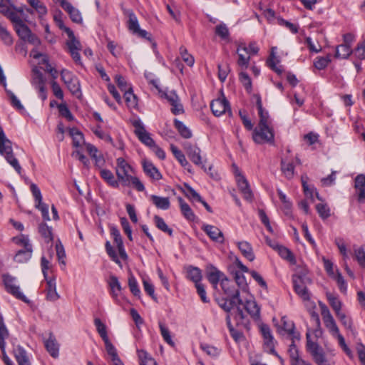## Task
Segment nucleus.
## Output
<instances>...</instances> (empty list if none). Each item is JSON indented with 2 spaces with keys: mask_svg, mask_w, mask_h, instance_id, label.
<instances>
[{
  "mask_svg": "<svg viewBox=\"0 0 365 365\" xmlns=\"http://www.w3.org/2000/svg\"><path fill=\"white\" fill-rule=\"evenodd\" d=\"M13 242L16 245L24 247V250L32 249V245L30 243L29 237L24 235H21L20 237H13Z\"/></svg>",
  "mask_w": 365,
  "mask_h": 365,
  "instance_id": "55",
  "label": "nucleus"
},
{
  "mask_svg": "<svg viewBox=\"0 0 365 365\" xmlns=\"http://www.w3.org/2000/svg\"><path fill=\"white\" fill-rule=\"evenodd\" d=\"M159 328L160 331V334L164 339V341L168 343L171 346H175V343L172 339L170 331L168 328L162 322H159Z\"/></svg>",
  "mask_w": 365,
  "mask_h": 365,
  "instance_id": "51",
  "label": "nucleus"
},
{
  "mask_svg": "<svg viewBox=\"0 0 365 365\" xmlns=\"http://www.w3.org/2000/svg\"><path fill=\"white\" fill-rule=\"evenodd\" d=\"M47 351L53 358H57L59 355V345L55 337L51 334L49 338L44 341Z\"/></svg>",
  "mask_w": 365,
  "mask_h": 365,
  "instance_id": "21",
  "label": "nucleus"
},
{
  "mask_svg": "<svg viewBox=\"0 0 365 365\" xmlns=\"http://www.w3.org/2000/svg\"><path fill=\"white\" fill-rule=\"evenodd\" d=\"M237 247L241 252L242 255L249 261L252 262L255 258L252 245L247 241H241L237 243Z\"/></svg>",
  "mask_w": 365,
  "mask_h": 365,
  "instance_id": "24",
  "label": "nucleus"
},
{
  "mask_svg": "<svg viewBox=\"0 0 365 365\" xmlns=\"http://www.w3.org/2000/svg\"><path fill=\"white\" fill-rule=\"evenodd\" d=\"M180 210L183 216L190 221H194L195 220V215L190 208V205L186 203L182 197L178 199Z\"/></svg>",
  "mask_w": 365,
  "mask_h": 365,
  "instance_id": "33",
  "label": "nucleus"
},
{
  "mask_svg": "<svg viewBox=\"0 0 365 365\" xmlns=\"http://www.w3.org/2000/svg\"><path fill=\"white\" fill-rule=\"evenodd\" d=\"M330 62L331 58L329 55L327 56L326 57H317L314 61V66L318 70H323L328 66Z\"/></svg>",
  "mask_w": 365,
  "mask_h": 365,
  "instance_id": "54",
  "label": "nucleus"
},
{
  "mask_svg": "<svg viewBox=\"0 0 365 365\" xmlns=\"http://www.w3.org/2000/svg\"><path fill=\"white\" fill-rule=\"evenodd\" d=\"M186 187L185 195L193 202L202 201V197L191 186L188 185H185Z\"/></svg>",
  "mask_w": 365,
  "mask_h": 365,
  "instance_id": "62",
  "label": "nucleus"
},
{
  "mask_svg": "<svg viewBox=\"0 0 365 365\" xmlns=\"http://www.w3.org/2000/svg\"><path fill=\"white\" fill-rule=\"evenodd\" d=\"M292 282L296 284H307L312 282L311 279L307 275L306 273H297L292 276Z\"/></svg>",
  "mask_w": 365,
  "mask_h": 365,
  "instance_id": "56",
  "label": "nucleus"
},
{
  "mask_svg": "<svg viewBox=\"0 0 365 365\" xmlns=\"http://www.w3.org/2000/svg\"><path fill=\"white\" fill-rule=\"evenodd\" d=\"M0 154L3 155L6 161L15 169V170L21 174V167L18 160L14 157L12 149V143L9 140L3 128L0 126Z\"/></svg>",
  "mask_w": 365,
  "mask_h": 365,
  "instance_id": "2",
  "label": "nucleus"
},
{
  "mask_svg": "<svg viewBox=\"0 0 365 365\" xmlns=\"http://www.w3.org/2000/svg\"><path fill=\"white\" fill-rule=\"evenodd\" d=\"M219 306L226 312H230V311L234 308L237 307V315L240 319H245V314L243 310L240 308V306L243 304V302L242 299L240 297V292L235 294L234 297H230L229 299H222L218 301Z\"/></svg>",
  "mask_w": 365,
  "mask_h": 365,
  "instance_id": "7",
  "label": "nucleus"
},
{
  "mask_svg": "<svg viewBox=\"0 0 365 365\" xmlns=\"http://www.w3.org/2000/svg\"><path fill=\"white\" fill-rule=\"evenodd\" d=\"M306 179H307V176L306 177H304V176L302 177V187H303V190H304V195L307 197L310 198L312 200H314V195L315 194L317 197V199L321 200V198H320L318 192H317L316 189L313 186L310 187L308 185Z\"/></svg>",
  "mask_w": 365,
  "mask_h": 365,
  "instance_id": "40",
  "label": "nucleus"
},
{
  "mask_svg": "<svg viewBox=\"0 0 365 365\" xmlns=\"http://www.w3.org/2000/svg\"><path fill=\"white\" fill-rule=\"evenodd\" d=\"M66 33L69 40L66 42V45L71 51L81 50V45L80 41L76 38L73 31L71 29H66Z\"/></svg>",
  "mask_w": 365,
  "mask_h": 365,
  "instance_id": "30",
  "label": "nucleus"
},
{
  "mask_svg": "<svg viewBox=\"0 0 365 365\" xmlns=\"http://www.w3.org/2000/svg\"><path fill=\"white\" fill-rule=\"evenodd\" d=\"M237 182L240 191L243 194L244 198L246 200L252 201L253 199V193L250 187L249 182L245 176L239 173Z\"/></svg>",
  "mask_w": 365,
  "mask_h": 365,
  "instance_id": "16",
  "label": "nucleus"
},
{
  "mask_svg": "<svg viewBox=\"0 0 365 365\" xmlns=\"http://www.w3.org/2000/svg\"><path fill=\"white\" fill-rule=\"evenodd\" d=\"M326 296L330 306L334 310L335 313L340 312L341 309V301L330 292H327Z\"/></svg>",
  "mask_w": 365,
  "mask_h": 365,
  "instance_id": "48",
  "label": "nucleus"
},
{
  "mask_svg": "<svg viewBox=\"0 0 365 365\" xmlns=\"http://www.w3.org/2000/svg\"><path fill=\"white\" fill-rule=\"evenodd\" d=\"M150 199L153 204L158 209L167 210L170 207V199L168 197H161L155 195H151Z\"/></svg>",
  "mask_w": 365,
  "mask_h": 365,
  "instance_id": "25",
  "label": "nucleus"
},
{
  "mask_svg": "<svg viewBox=\"0 0 365 365\" xmlns=\"http://www.w3.org/2000/svg\"><path fill=\"white\" fill-rule=\"evenodd\" d=\"M128 286L130 292L134 296H140V290L139 289L138 282L132 274L128 277Z\"/></svg>",
  "mask_w": 365,
  "mask_h": 365,
  "instance_id": "59",
  "label": "nucleus"
},
{
  "mask_svg": "<svg viewBox=\"0 0 365 365\" xmlns=\"http://www.w3.org/2000/svg\"><path fill=\"white\" fill-rule=\"evenodd\" d=\"M352 50L348 44H341L336 48L335 57L339 58H347L351 53Z\"/></svg>",
  "mask_w": 365,
  "mask_h": 365,
  "instance_id": "44",
  "label": "nucleus"
},
{
  "mask_svg": "<svg viewBox=\"0 0 365 365\" xmlns=\"http://www.w3.org/2000/svg\"><path fill=\"white\" fill-rule=\"evenodd\" d=\"M184 150L189 159L197 166H200L205 172H207V168L203 163L202 157L201 155V150L196 144L185 143L184 144Z\"/></svg>",
  "mask_w": 365,
  "mask_h": 365,
  "instance_id": "10",
  "label": "nucleus"
},
{
  "mask_svg": "<svg viewBox=\"0 0 365 365\" xmlns=\"http://www.w3.org/2000/svg\"><path fill=\"white\" fill-rule=\"evenodd\" d=\"M38 232L46 243L53 242V237L51 227L48 226L46 223H41L38 225Z\"/></svg>",
  "mask_w": 365,
  "mask_h": 365,
  "instance_id": "36",
  "label": "nucleus"
},
{
  "mask_svg": "<svg viewBox=\"0 0 365 365\" xmlns=\"http://www.w3.org/2000/svg\"><path fill=\"white\" fill-rule=\"evenodd\" d=\"M172 153L176 160L179 162L180 165L186 169L189 173H192L191 165L187 160L185 154L174 145H170Z\"/></svg>",
  "mask_w": 365,
  "mask_h": 365,
  "instance_id": "20",
  "label": "nucleus"
},
{
  "mask_svg": "<svg viewBox=\"0 0 365 365\" xmlns=\"http://www.w3.org/2000/svg\"><path fill=\"white\" fill-rule=\"evenodd\" d=\"M14 29L19 38L24 41H26V39L32 33L29 26L24 22L19 25H14Z\"/></svg>",
  "mask_w": 365,
  "mask_h": 365,
  "instance_id": "43",
  "label": "nucleus"
},
{
  "mask_svg": "<svg viewBox=\"0 0 365 365\" xmlns=\"http://www.w3.org/2000/svg\"><path fill=\"white\" fill-rule=\"evenodd\" d=\"M316 210L322 220H326L331 215L330 209L326 204L319 203L316 205Z\"/></svg>",
  "mask_w": 365,
  "mask_h": 365,
  "instance_id": "57",
  "label": "nucleus"
},
{
  "mask_svg": "<svg viewBox=\"0 0 365 365\" xmlns=\"http://www.w3.org/2000/svg\"><path fill=\"white\" fill-rule=\"evenodd\" d=\"M153 221L158 229L165 233H167L170 237L173 236V229L168 226L163 217H160L159 215H155L153 217Z\"/></svg>",
  "mask_w": 365,
  "mask_h": 365,
  "instance_id": "37",
  "label": "nucleus"
},
{
  "mask_svg": "<svg viewBox=\"0 0 365 365\" xmlns=\"http://www.w3.org/2000/svg\"><path fill=\"white\" fill-rule=\"evenodd\" d=\"M260 331L263 336L264 344L269 348L270 353L274 355H277L274 349V337L272 334L271 329L267 324H262L260 326Z\"/></svg>",
  "mask_w": 365,
  "mask_h": 365,
  "instance_id": "15",
  "label": "nucleus"
},
{
  "mask_svg": "<svg viewBox=\"0 0 365 365\" xmlns=\"http://www.w3.org/2000/svg\"><path fill=\"white\" fill-rule=\"evenodd\" d=\"M253 140L257 144L264 143H273L274 141V134L273 129L269 125H258L253 131Z\"/></svg>",
  "mask_w": 365,
  "mask_h": 365,
  "instance_id": "9",
  "label": "nucleus"
},
{
  "mask_svg": "<svg viewBox=\"0 0 365 365\" xmlns=\"http://www.w3.org/2000/svg\"><path fill=\"white\" fill-rule=\"evenodd\" d=\"M61 78L72 95L77 98L82 96L80 81L76 75L67 69H63L61 71Z\"/></svg>",
  "mask_w": 365,
  "mask_h": 365,
  "instance_id": "4",
  "label": "nucleus"
},
{
  "mask_svg": "<svg viewBox=\"0 0 365 365\" xmlns=\"http://www.w3.org/2000/svg\"><path fill=\"white\" fill-rule=\"evenodd\" d=\"M0 38L6 46L13 44V38L6 28L0 23Z\"/></svg>",
  "mask_w": 365,
  "mask_h": 365,
  "instance_id": "49",
  "label": "nucleus"
},
{
  "mask_svg": "<svg viewBox=\"0 0 365 365\" xmlns=\"http://www.w3.org/2000/svg\"><path fill=\"white\" fill-rule=\"evenodd\" d=\"M295 292L304 300L309 301L310 294L306 284L293 283Z\"/></svg>",
  "mask_w": 365,
  "mask_h": 365,
  "instance_id": "46",
  "label": "nucleus"
},
{
  "mask_svg": "<svg viewBox=\"0 0 365 365\" xmlns=\"http://www.w3.org/2000/svg\"><path fill=\"white\" fill-rule=\"evenodd\" d=\"M220 284L224 293L229 297H234L236 293L240 292L235 288L234 283L226 277L222 279Z\"/></svg>",
  "mask_w": 365,
  "mask_h": 365,
  "instance_id": "29",
  "label": "nucleus"
},
{
  "mask_svg": "<svg viewBox=\"0 0 365 365\" xmlns=\"http://www.w3.org/2000/svg\"><path fill=\"white\" fill-rule=\"evenodd\" d=\"M281 170L285 178L288 180L292 179L294 175V165L292 162H286L285 160H281Z\"/></svg>",
  "mask_w": 365,
  "mask_h": 365,
  "instance_id": "35",
  "label": "nucleus"
},
{
  "mask_svg": "<svg viewBox=\"0 0 365 365\" xmlns=\"http://www.w3.org/2000/svg\"><path fill=\"white\" fill-rule=\"evenodd\" d=\"M201 229L206 233L212 241L220 244L224 243V235L217 227L212 225L204 224Z\"/></svg>",
  "mask_w": 365,
  "mask_h": 365,
  "instance_id": "14",
  "label": "nucleus"
},
{
  "mask_svg": "<svg viewBox=\"0 0 365 365\" xmlns=\"http://www.w3.org/2000/svg\"><path fill=\"white\" fill-rule=\"evenodd\" d=\"M239 79L244 86L245 88L249 92L251 91L252 81L249 75L246 72L242 71L239 74Z\"/></svg>",
  "mask_w": 365,
  "mask_h": 365,
  "instance_id": "60",
  "label": "nucleus"
},
{
  "mask_svg": "<svg viewBox=\"0 0 365 365\" xmlns=\"http://www.w3.org/2000/svg\"><path fill=\"white\" fill-rule=\"evenodd\" d=\"M47 281V294L46 298L50 301H56L59 298L56 292V282L53 279H46Z\"/></svg>",
  "mask_w": 365,
  "mask_h": 365,
  "instance_id": "32",
  "label": "nucleus"
},
{
  "mask_svg": "<svg viewBox=\"0 0 365 365\" xmlns=\"http://www.w3.org/2000/svg\"><path fill=\"white\" fill-rule=\"evenodd\" d=\"M186 270L188 279L193 282L195 284L200 283L202 276L200 268L190 265L186 268Z\"/></svg>",
  "mask_w": 365,
  "mask_h": 365,
  "instance_id": "28",
  "label": "nucleus"
},
{
  "mask_svg": "<svg viewBox=\"0 0 365 365\" xmlns=\"http://www.w3.org/2000/svg\"><path fill=\"white\" fill-rule=\"evenodd\" d=\"M14 357L18 365H31L27 351L20 345H17L13 350Z\"/></svg>",
  "mask_w": 365,
  "mask_h": 365,
  "instance_id": "17",
  "label": "nucleus"
},
{
  "mask_svg": "<svg viewBox=\"0 0 365 365\" xmlns=\"http://www.w3.org/2000/svg\"><path fill=\"white\" fill-rule=\"evenodd\" d=\"M235 280L238 287L242 290L247 289L248 285L246 281V278L242 272L236 271L235 272Z\"/></svg>",
  "mask_w": 365,
  "mask_h": 365,
  "instance_id": "58",
  "label": "nucleus"
},
{
  "mask_svg": "<svg viewBox=\"0 0 365 365\" xmlns=\"http://www.w3.org/2000/svg\"><path fill=\"white\" fill-rule=\"evenodd\" d=\"M9 336V331L4 323L3 316L0 314V349L2 354V360L6 365H14L6 352L5 340Z\"/></svg>",
  "mask_w": 365,
  "mask_h": 365,
  "instance_id": "12",
  "label": "nucleus"
},
{
  "mask_svg": "<svg viewBox=\"0 0 365 365\" xmlns=\"http://www.w3.org/2000/svg\"><path fill=\"white\" fill-rule=\"evenodd\" d=\"M108 285L110 289V294L115 300H118V297L120 295L122 287L117 277L111 275L109 277Z\"/></svg>",
  "mask_w": 365,
  "mask_h": 365,
  "instance_id": "22",
  "label": "nucleus"
},
{
  "mask_svg": "<svg viewBox=\"0 0 365 365\" xmlns=\"http://www.w3.org/2000/svg\"><path fill=\"white\" fill-rule=\"evenodd\" d=\"M256 106L259 115V121L258 125L263 126L269 125V113L264 110L262 107V99L259 96H257Z\"/></svg>",
  "mask_w": 365,
  "mask_h": 365,
  "instance_id": "23",
  "label": "nucleus"
},
{
  "mask_svg": "<svg viewBox=\"0 0 365 365\" xmlns=\"http://www.w3.org/2000/svg\"><path fill=\"white\" fill-rule=\"evenodd\" d=\"M140 365H158L156 361L145 350H138Z\"/></svg>",
  "mask_w": 365,
  "mask_h": 365,
  "instance_id": "42",
  "label": "nucleus"
},
{
  "mask_svg": "<svg viewBox=\"0 0 365 365\" xmlns=\"http://www.w3.org/2000/svg\"><path fill=\"white\" fill-rule=\"evenodd\" d=\"M210 108L212 113L217 117L222 115L226 112H228L230 116L232 115L230 103L225 98H217L212 101L210 103Z\"/></svg>",
  "mask_w": 365,
  "mask_h": 365,
  "instance_id": "13",
  "label": "nucleus"
},
{
  "mask_svg": "<svg viewBox=\"0 0 365 365\" xmlns=\"http://www.w3.org/2000/svg\"><path fill=\"white\" fill-rule=\"evenodd\" d=\"M319 306L325 327L332 336H335L339 334L340 333L339 329L327 306L322 302H319Z\"/></svg>",
  "mask_w": 365,
  "mask_h": 365,
  "instance_id": "11",
  "label": "nucleus"
},
{
  "mask_svg": "<svg viewBox=\"0 0 365 365\" xmlns=\"http://www.w3.org/2000/svg\"><path fill=\"white\" fill-rule=\"evenodd\" d=\"M336 315L346 329H351L352 320L350 317H347L345 313L341 311L336 313Z\"/></svg>",
  "mask_w": 365,
  "mask_h": 365,
  "instance_id": "64",
  "label": "nucleus"
},
{
  "mask_svg": "<svg viewBox=\"0 0 365 365\" xmlns=\"http://www.w3.org/2000/svg\"><path fill=\"white\" fill-rule=\"evenodd\" d=\"M94 324L96 326L98 334L102 338L103 341L109 339L107 334L106 326L104 323L102 322V321L99 318H96L94 319Z\"/></svg>",
  "mask_w": 365,
  "mask_h": 365,
  "instance_id": "47",
  "label": "nucleus"
},
{
  "mask_svg": "<svg viewBox=\"0 0 365 365\" xmlns=\"http://www.w3.org/2000/svg\"><path fill=\"white\" fill-rule=\"evenodd\" d=\"M306 349L307 352L312 356L314 361L317 365H331L327 358L323 348L318 343L312 341L309 333L306 334Z\"/></svg>",
  "mask_w": 365,
  "mask_h": 365,
  "instance_id": "3",
  "label": "nucleus"
},
{
  "mask_svg": "<svg viewBox=\"0 0 365 365\" xmlns=\"http://www.w3.org/2000/svg\"><path fill=\"white\" fill-rule=\"evenodd\" d=\"M132 125L135 128L134 133L139 140L151 148L155 144L150 134L145 130L143 123L140 118L130 120Z\"/></svg>",
  "mask_w": 365,
  "mask_h": 365,
  "instance_id": "6",
  "label": "nucleus"
},
{
  "mask_svg": "<svg viewBox=\"0 0 365 365\" xmlns=\"http://www.w3.org/2000/svg\"><path fill=\"white\" fill-rule=\"evenodd\" d=\"M356 259L359 265L362 267H365V243L354 250Z\"/></svg>",
  "mask_w": 365,
  "mask_h": 365,
  "instance_id": "53",
  "label": "nucleus"
},
{
  "mask_svg": "<svg viewBox=\"0 0 365 365\" xmlns=\"http://www.w3.org/2000/svg\"><path fill=\"white\" fill-rule=\"evenodd\" d=\"M123 13L128 17V20L127 22V26L128 30L133 34L138 35L141 38L150 41L151 38L150 34L145 30L141 29L140 28L138 18L136 15L134 14L133 11L131 9H125L123 11Z\"/></svg>",
  "mask_w": 365,
  "mask_h": 365,
  "instance_id": "5",
  "label": "nucleus"
},
{
  "mask_svg": "<svg viewBox=\"0 0 365 365\" xmlns=\"http://www.w3.org/2000/svg\"><path fill=\"white\" fill-rule=\"evenodd\" d=\"M215 33L222 39L227 40L230 38L229 29L224 23H221L215 26Z\"/></svg>",
  "mask_w": 365,
  "mask_h": 365,
  "instance_id": "50",
  "label": "nucleus"
},
{
  "mask_svg": "<svg viewBox=\"0 0 365 365\" xmlns=\"http://www.w3.org/2000/svg\"><path fill=\"white\" fill-rule=\"evenodd\" d=\"M125 101L130 108H136L138 106V98L133 93V88L129 87L128 91L124 93Z\"/></svg>",
  "mask_w": 365,
  "mask_h": 365,
  "instance_id": "39",
  "label": "nucleus"
},
{
  "mask_svg": "<svg viewBox=\"0 0 365 365\" xmlns=\"http://www.w3.org/2000/svg\"><path fill=\"white\" fill-rule=\"evenodd\" d=\"M27 1L40 15H45L47 13L46 7L39 0H27Z\"/></svg>",
  "mask_w": 365,
  "mask_h": 365,
  "instance_id": "63",
  "label": "nucleus"
},
{
  "mask_svg": "<svg viewBox=\"0 0 365 365\" xmlns=\"http://www.w3.org/2000/svg\"><path fill=\"white\" fill-rule=\"evenodd\" d=\"M174 125L180 135L184 138H190L192 137L191 130L180 120L174 119Z\"/></svg>",
  "mask_w": 365,
  "mask_h": 365,
  "instance_id": "41",
  "label": "nucleus"
},
{
  "mask_svg": "<svg viewBox=\"0 0 365 365\" xmlns=\"http://www.w3.org/2000/svg\"><path fill=\"white\" fill-rule=\"evenodd\" d=\"M276 251L282 258L286 259L292 264H296V259L293 253L286 247L279 245L276 249Z\"/></svg>",
  "mask_w": 365,
  "mask_h": 365,
  "instance_id": "34",
  "label": "nucleus"
},
{
  "mask_svg": "<svg viewBox=\"0 0 365 365\" xmlns=\"http://www.w3.org/2000/svg\"><path fill=\"white\" fill-rule=\"evenodd\" d=\"M69 134L73 139V145L74 147H79L81 143H84L83 133L76 128H72L69 130Z\"/></svg>",
  "mask_w": 365,
  "mask_h": 365,
  "instance_id": "45",
  "label": "nucleus"
},
{
  "mask_svg": "<svg viewBox=\"0 0 365 365\" xmlns=\"http://www.w3.org/2000/svg\"><path fill=\"white\" fill-rule=\"evenodd\" d=\"M180 53L183 61L188 66H192L195 63V59L191 54L188 53L187 49L185 47L182 46L180 48Z\"/></svg>",
  "mask_w": 365,
  "mask_h": 365,
  "instance_id": "61",
  "label": "nucleus"
},
{
  "mask_svg": "<svg viewBox=\"0 0 365 365\" xmlns=\"http://www.w3.org/2000/svg\"><path fill=\"white\" fill-rule=\"evenodd\" d=\"M225 277V274L214 266L210 267V270L207 273L208 281L215 287L222 279Z\"/></svg>",
  "mask_w": 365,
  "mask_h": 365,
  "instance_id": "26",
  "label": "nucleus"
},
{
  "mask_svg": "<svg viewBox=\"0 0 365 365\" xmlns=\"http://www.w3.org/2000/svg\"><path fill=\"white\" fill-rule=\"evenodd\" d=\"M33 249L19 250L14 256V261L18 263H24L29 261L32 256Z\"/></svg>",
  "mask_w": 365,
  "mask_h": 365,
  "instance_id": "38",
  "label": "nucleus"
},
{
  "mask_svg": "<svg viewBox=\"0 0 365 365\" xmlns=\"http://www.w3.org/2000/svg\"><path fill=\"white\" fill-rule=\"evenodd\" d=\"M142 165L143 171L147 176L154 180H159L162 178L161 173L150 161L143 160Z\"/></svg>",
  "mask_w": 365,
  "mask_h": 365,
  "instance_id": "18",
  "label": "nucleus"
},
{
  "mask_svg": "<svg viewBox=\"0 0 365 365\" xmlns=\"http://www.w3.org/2000/svg\"><path fill=\"white\" fill-rule=\"evenodd\" d=\"M244 308L252 317L258 318L259 317L260 309L255 300H246Z\"/></svg>",
  "mask_w": 365,
  "mask_h": 365,
  "instance_id": "31",
  "label": "nucleus"
},
{
  "mask_svg": "<svg viewBox=\"0 0 365 365\" xmlns=\"http://www.w3.org/2000/svg\"><path fill=\"white\" fill-rule=\"evenodd\" d=\"M101 177L112 187L118 188L120 182L115 179L113 173L108 169H102L100 171Z\"/></svg>",
  "mask_w": 365,
  "mask_h": 365,
  "instance_id": "27",
  "label": "nucleus"
},
{
  "mask_svg": "<svg viewBox=\"0 0 365 365\" xmlns=\"http://www.w3.org/2000/svg\"><path fill=\"white\" fill-rule=\"evenodd\" d=\"M242 51V47L239 46L237 49V53L238 55L237 64L242 69H247L249 66L250 57L241 53Z\"/></svg>",
  "mask_w": 365,
  "mask_h": 365,
  "instance_id": "52",
  "label": "nucleus"
},
{
  "mask_svg": "<svg viewBox=\"0 0 365 365\" xmlns=\"http://www.w3.org/2000/svg\"><path fill=\"white\" fill-rule=\"evenodd\" d=\"M3 281L7 292L12 294L16 299L21 300L22 302L26 304H29L31 302L30 300L20 290L19 286L15 284V277L9 274H4Z\"/></svg>",
  "mask_w": 365,
  "mask_h": 365,
  "instance_id": "8",
  "label": "nucleus"
},
{
  "mask_svg": "<svg viewBox=\"0 0 365 365\" xmlns=\"http://www.w3.org/2000/svg\"><path fill=\"white\" fill-rule=\"evenodd\" d=\"M61 6L66 11L70 16L71 19L77 24H80L82 22V16L80 11L74 8L71 3L68 1H63Z\"/></svg>",
  "mask_w": 365,
  "mask_h": 365,
  "instance_id": "19",
  "label": "nucleus"
},
{
  "mask_svg": "<svg viewBox=\"0 0 365 365\" xmlns=\"http://www.w3.org/2000/svg\"><path fill=\"white\" fill-rule=\"evenodd\" d=\"M130 172H133V168L123 158H117L115 173L120 184L124 187L133 186L138 192L144 191L143 183L138 178L130 175Z\"/></svg>",
  "mask_w": 365,
  "mask_h": 365,
  "instance_id": "1",
  "label": "nucleus"
}]
</instances>
